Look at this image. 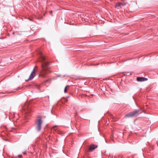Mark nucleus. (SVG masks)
<instances>
[{
  "mask_svg": "<svg viewBox=\"0 0 158 158\" xmlns=\"http://www.w3.org/2000/svg\"><path fill=\"white\" fill-rule=\"evenodd\" d=\"M75 111H76V114H75V115H76L77 114H76V113H77V112H76V110H75Z\"/></svg>",
  "mask_w": 158,
  "mask_h": 158,
  "instance_id": "15",
  "label": "nucleus"
},
{
  "mask_svg": "<svg viewBox=\"0 0 158 158\" xmlns=\"http://www.w3.org/2000/svg\"><path fill=\"white\" fill-rule=\"evenodd\" d=\"M50 12L52 13V11H50Z\"/></svg>",
  "mask_w": 158,
  "mask_h": 158,
  "instance_id": "16",
  "label": "nucleus"
},
{
  "mask_svg": "<svg viewBox=\"0 0 158 158\" xmlns=\"http://www.w3.org/2000/svg\"><path fill=\"white\" fill-rule=\"evenodd\" d=\"M60 76V75L58 76V77H59Z\"/></svg>",
  "mask_w": 158,
  "mask_h": 158,
  "instance_id": "17",
  "label": "nucleus"
},
{
  "mask_svg": "<svg viewBox=\"0 0 158 158\" xmlns=\"http://www.w3.org/2000/svg\"><path fill=\"white\" fill-rule=\"evenodd\" d=\"M18 156H19V157H21L22 156V155H19Z\"/></svg>",
  "mask_w": 158,
  "mask_h": 158,
  "instance_id": "13",
  "label": "nucleus"
},
{
  "mask_svg": "<svg viewBox=\"0 0 158 158\" xmlns=\"http://www.w3.org/2000/svg\"><path fill=\"white\" fill-rule=\"evenodd\" d=\"M123 4L121 2H118L116 4L115 6V7L117 8V9H119L121 8L122 6H123Z\"/></svg>",
  "mask_w": 158,
  "mask_h": 158,
  "instance_id": "9",
  "label": "nucleus"
},
{
  "mask_svg": "<svg viewBox=\"0 0 158 158\" xmlns=\"http://www.w3.org/2000/svg\"><path fill=\"white\" fill-rule=\"evenodd\" d=\"M142 112V110L140 108L138 110H136L134 111L130 112L126 115V117L127 118L133 117L136 116L139 113H141Z\"/></svg>",
  "mask_w": 158,
  "mask_h": 158,
  "instance_id": "3",
  "label": "nucleus"
},
{
  "mask_svg": "<svg viewBox=\"0 0 158 158\" xmlns=\"http://www.w3.org/2000/svg\"><path fill=\"white\" fill-rule=\"evenodd\" d=\"M19 89V87L17 88V89H15L16 90H18Z\"/></svg>",
  "mask_w": 158,
  "mask_h": 158,
  "instance_id": "14",
  "label": "nucleus"
},
{
  "mask_svg": "<svg viewBox=\"0 0 158 158\" xmlns=\"http://www.w3.org/2000/svg\"><path fill=\"white\" fill-rule=\"evenodd\" d=\"M97 147V145L94 144H92L89 146V150L90 151H92Z\"/></svg>",
  "mask_w": 158,
  "mask_h": 158,
  "instance_id": "8",
  "label": "nucleus"
},
{
  "mask_svg": "<svg viewBox=\"0 0 158 158\" xmlns=\"http://www.w3.org/2000/svg\"><path fill=\"white\" fill-rule=\"evenodd\" d=\"M147 80V78L144 77H137V80L138 81H144Z\"/></svg>",
  "mask_w": 158,
  "mask_h": 158,
  "instance_id": "7",
  "label": "nucleus"
},
{
  "mask_svg": "<svg viewBox=\"0 0 158 158\" xmlns=\"http://www.w3.org/2000/svg\"><path fill=\"white\" fill-rule=\"evenodd\" d=\"M57 127V126L56 125L52 127V129L54 131H56L57 133L58 134L60 135H63L64 134V132H62L61 131L59 130H57V129L55 128Z\"/></svg>",
  "mask_w": 158,
  "mask_h": 158,
  "instance_id": "6",
  "label": "nucleus"
},
{
  "mask_svg": "<svg viewBox=\"0 0 158 158\" xmlns=\"http://www.w3.org/2000/svg\"><path fill=\"white\" fill-rule=\"evenodd\" d=\"M69 86L68 85H67L65 88L64 89V93H66L67 92V89L68 87H69Z\"/></svg>",
  "mask_w": 158,
  "mask_h": 158,
  "instance_id": "10",
  "label": "nucleus"
},
{
  "mask_svg": "<svg viewBox=\"0 0 158 158\" xmlns=\"http://www.w3.org/2000/svg\"><path fill=\"white\" fill-rule=\"evenodd\" d=\"M38 54L39 56V61L41 63V66L42 70L46 72L48 69L49 64L46 60L45 57L41 51H39Z\"/></svg>",
  "mask_w": 158,
  "mask_h": 158,
  "instance_id": "1",
  "label": "nucleus"
},
{
  "mask_svg": "<svg viewBox=\"0 0 158 158\" xmlns=\"http://www.w3.org/2000/svg\"><path fill=\"white\" fill-rule=\"evenodd\" d=\"M22 109L24 111L25 114H30L31 111L30 107L28 106L27 105H26L22 107Z\"/></svg>",
  "mask_w": 158,
  "mask_h": 158,
  "instance_id": "4",
  "label": "nucleus"
},
{
  "mask_svg": "<svg viewBox=\"0 0 158 158\" xmlns=\"http://www.w3.org/2000/svg\"><path fill=\"white\" fill-rule=\"evenodd\" d=\"M4 93H0V97H3L4 96Z\"/></svg>",
  "mask_w": 158,
  "mask_h": 158,
  "instance_id": "11",
  "label": "nucleus"
},
{
  "mask_svg": "<svg viewBox=\"0 0 158 158\" xmlns=\"http://www.w3.org/2000/svg\"><path fill=\"white\" fill-rule=\"evenodd\" d=\"M36 67V66L33 69V71L31 73V74L30 75L29 78L27 80H26V81H28L29 80H31L35 76V68Z\"/></svg>",
  "mask_w": 158,
  "mask_h": 158,
  "instance_id": "5",
  "label": "nucleus"
},
{
  "mask_svg": "<svg viewBox=\"0 0 158 158\" xmlns=\"http://www.w3.org/2000/svg\"><path fill=\"white\" fill-rule=\"evenodd\" d=\"M43 123L42 117L41 115H38L35 121V128L37 132H40Z\"/></svg>",
  "mask_w": 158,
  "mask_h": 158,
  "instance_id": "2",
  "label": "nucleus"
},
{
  "mask_svg": "<svg viewBox=\"0 0 158 158\" xmlns=\"http://www.w3.org/2000/svg\"><path fill=\"white\" fill-rule=\"evenodd\" d=\"M26 151H24L23 152V153L24 154H26Z\"/></svg>",
  "mask_w": 158,
  "mask_h": 158,
  "instance_id": "12",
  "label": "nucleus"
}]
</instances>
